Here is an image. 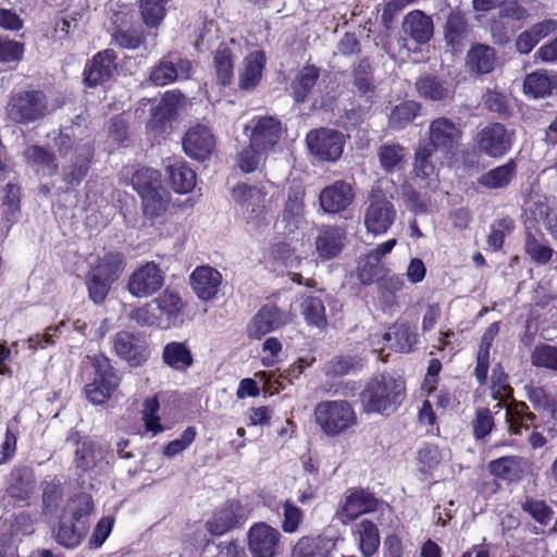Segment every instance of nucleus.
<instances>
[{"mask_svg":"<svg viewBox=\"0 0 557 557\" xmlns=\"http://www.w3.org/2000/svg\"><path fill=\"white\" fill-rule=\"evenodd\" d=\"M406 391V381L403 377H394L385 373L374 375L359 393L362 412L389 417L404 403Z\"/></svg>","mask_w":557,"mask_h":557,"instance_id":"1","label":"nucleus"},{"mask_svg":"<svg viewBox=\"0 0 557 557\" xmlns=\"http://www.w3.org/2000/svg\"><path fill=\"white\" fill-rule=\"evenodd\" d=\"M94 509L90 495L82 493L69 500L57 533V541L66 548H74L84 539L89 529L88 517Z\"/></svg>","mask_w":557,"mask_h":557,"instance_id":"2","label":"nucleus"},{"mask_svg":"<svg viewBox=\"0 0 557 557\" xmlns=\"http://www.w3.org/2000/svg\"><path fill=\"white\" fill-rule=\"evenodd\" d=\"M111 44L120 49L136 50L145 45L147 33L136 11L123 5L110 17Z\"/></svg>","mask_w":557,"mask_h":557,"instance_id":"3","label":"nucleus"},{"mask_svg":"<svg viewBox=\"0 0 557 557\" xmlns=\"http://www.w3.org/2000/svg\"><path fill=\"white\" fill-rule=\"evenodd\" d=\"M5 109L11 121L28 125L49 113L48 96L40 89L14 91L9 96Z\"/></svg>","mask_w":557,"mask_h":557,"instance_id":"4","label":"nucleus"},{"mask_svg":"<svg viewBox=\"0 0 557 557\" xmlns=\"http://www.w3.org/2000/svg\"><path fill=\"white\" fill-rule=\"evenodd\" d=\"M90 364L94 371L92 379L84 386V393L91 404L103 405L120 386L121 377L111 360L103 354L94 355Z\"/></svg>","mask_w":557,"mask_h":557,"instance_id":"5","label":"nucleus"},{"mask_svg":"<svg viewBox=\"0 0 557 557\" xmlns=\"http://www.w3.org/2000/svg\"><path fill=\"white\" fill-rule=\"evenodd\" d=\"M397 211L392 197L381 188H372L364 211V226L373 235L385 234L394 224Z\"/></svg>","mask_w":557,"mask_h":557,"instance_id":"6","label":"nucleus"},{"mask_svg":"<svg viewBox=\"0 0 557 557\" xmlns=\"http://www.w3.org/2000/svg\"><path fill=\"white\" fill-rule=\"evenodd\" d=\"M317 423L327 435H338L357 423V416L347 400H326L314 409Z\"/></svg>","mask_w":557,"mask_h":557,"instance_id":"7","label":"nucleus"},{"mask_svg":"<svg viewBox=\"0 0 557 557\" xmlns=\"http://www.w3.org/2000/svg\"><path fill=\"white\" fill-rule=\"evenodd\" d=\"M473 141L480 154L502 159L512 149L515 132L500 122H491L478 129Z\"/></svg>","mask_w":557,"mask_h":557,"instance_id":"8","label":"nucleus"},{"mask_svg":"<svg viewBox=\"0 0 557 557\" xmlns=\"http://www.w3.org/2000/svg\"><path fill=\"white\" fill-rule=\"evenodd\" d=\"M248 143L267 154L273 151L283 136V124L273 115H255L244 127Z\"/></svg>","mask_w":557,"mask_h":557,"instance_id":"9","label":"nucleus"},{"mask_svg":"<svg viewBox=\"0 0 557 557\" xmlns=\"http://www.w3.org/2000/svg\"><path fill=\"white\" fill-rule=\"evenodd\" d=\"M429 143L436 151L444 157H455L463 137V131L447 116H440L431 121L429 125Z\"/></svg>","mask_w":557,"mask_h":557,"instance_id":"10","label":"nucleus"},{"mask_svg":"<svg viewBox=\"0 0 557 557\" xmlns=\"http://www.w3.org/2000/svg\"><path fill=\"white\" fill-rule=\"evenodd\" d=\"M114 354L131 367L143 366L150 356L149 345L140 332L120 331L112 339Z\"/></svg>","mask_w":557,"mask_h":557,"instance_id":"11","label":"nucleus"},{"mask_svg":"<svg viewBox=\"0 0 557 557\" xmlns=\"http://www.w3.org/2000/svg\"><path fill=\"white\" fill-rule=\"evenodd\" d=\"M307 145L310 152L322 161L334 162L343 153L345 139L337 129H312L307 134Z\"/></svg>","mask_w":557,"mask_h":557,"instance_id":"12","label":"nucleus"},{"mask_svg":"<svg viewBox=\"0 0 557 557\" xmlns=\"http://www.w3.org/2000/svg\"><path fill=\"white\" fill-rule=\"evenodd\" d=\"M193 64L176 52H169L152 66L149 79L154 86H165L190 77Z\"/></svg>","mask_w":557,"mask_h":557,"instance_id":"13","label":"nucleus"},{"mask_svg":"<svg viewBox=\"0 0 557 557\" xmlns=\"http://www.w3.org/2000/svg\"><path fill=\"white\" fill-rule=\"evenodd\" d=\"M117 53L112 48L98 51L88 60L83 71L86 87L95 88L109 82L117 71Z\"/></svg>","mask_w":557,"mask_h":557,"instance_id":"14","label":"nucleus"},{"mask_svg":"<svg viewBox=\"0 0 557 557\" xmlns=\"http://www.w3.org/2000/svg\"><path fill=\"white\" fill-rule=\"evenodd\" d=\"M443 35L447 50L454 55L461 54L472 36L466 13L458 8L450 10L443 25Z\"/></svg>","mask_w":557,"mask_h":557,"instance_id":"15","label":"nucleus"},{"mask_svg":"<svg viewBox=\"0 0 557 557\" xmlns=\"http://www.w3.org/2000/svg\"><path fill=\"white\" fill-rule=\"evenodd\" d=\"M95 148L91 144L77 145L73 156L62 168V181L66 191L74 190L87 177L94 163Z\"/></svg>","mask_w":557,"mask_h":557,"instance_id":"16","label":"nucleus"},{"mask_svg":"<svg viewBox=\"0 0 557 557\" xmlns=\"http://www.w3.org/2000/svg\"><path fill=\"white\" fill-rule=\"evenodd\" d=\"M288 313L274 302H267L260 307L247 325V336L250 339H261L288 323Z\"/></svg>","mask_w":557,"mask_h":557,"instance_id":"17","label":"nucleus"},{"mask_svg":"<svg viewBox=\"0 0 557 557\" xmlns=\"http://www.w3.org/2000/svg\"><path fill=\"white\" fill-rule=\"evenodd\" d=\"M163 284V272L156 262L149 261L129 275L127 290L134 297H148L159 292Z\"/></svg>","mask_w":557,"mask_h":557,"instance_id":"18","label":"nucleus"},{"mask_svg":"<svg viewBox=\"0 0 557 557\" xmlns=\"http://www.w3.org/2000/svg\"><path fill=\"white\" fill-rule=\"evenodd\" d=\"M281 532L264 523L253 524L248 532V549L252 557H275L281 547Z\"/></svg>","mask_w":557,"mask_h":557,"instance_id":"19","label":"nucleus"},{"mask_svg":"<svg viewBox=\"0 0 557 557\" xmlns=\"http://www.w3.org/2000/svg\"><path fill=\"white\" fill-rule=\"evenodd\" d=\"M351 84L354 92L370 109L375 103L376 98V81L374 76V66L370 57H363L351 65Z\"/></svg>","mask_w":557,"mask_h":557,"instance_id":"20","label":"nucleus"},{"mask_svg":"<svg viewBox=\"0 0 557 557\" xmlns=\"http://www.w3.org/2000/svg\"><path fill=\"white\" fill-rule=\"evenodd\" d=\"M215 147V138L211 129L202 124L188 128L183 137V149L191 159L205 161L209 159Z\"/></svg>","mask_w":557,"mask_h":557,"instance_id":"21","label":"nucleus"},{"mask_svg":"<svg viewBox=\"0 0 557 557\" xmlns=\"http://www.w3.org/2000/svg\"><path fill=\"white\" fill-rule=\"evenodd\" d=\"M377 500L363 488H350L346 492L345 499L336 512V518L343 523L357 519L359 516L374 511Z\"/></svg>","mask_w":557,"mask_h":557,"instance_id":"22","label":"nucleus"},{"mask_svg":"<svg viewBox=\"0 0 557 557\" xmlns=\"http://www.w3.org/2000/svg\"><path fill=\"white\" fill-rule=\"evenodd\" d=\"M189 284L197 298L208 302L218 296L222 274L211 265H198L189 275Z\"/></svg>","mask_w":557,"mask_h":557,"instance_id":"23","label":"nucleus"},{"mask_svg":"<svg viewBox=\"0 0 557 557\" xmlns=\"http://www.w3.org/2000/svg\"><path fill=\"white\" fill-rule=\"evenodd\" d=\"M355 193L352 186L344 180L335 181L324 187L319 195V202L326 213H341L354 201Z\"/></svg>","mask_w":557,"mask_h":557,"instance_id":"24","label":"nucleus"},{"mask_svg":"<svg viewBox=\"0 0 557 557\" xmlns=\"http://www.w3.org/2000/svg\"><path fill=\"white\" fill-rule=\"evenodd\" d=\"M497 52L487 44L474 42L465 58V66L471 75L483 76L492 73L497 64Z\"/></svg>","mask_w":557,"mask_h":557,"instance_id":"25","label":"nucleus"},{"mask_svg":"<svg viewBox=\"0 0 557 557\" xmlns=\"http://www.w3.org/2000/svg\"><path fill=\"white\" fill-rule=\"evenodd\" d=\"M153 300L162 319L164 330L176 327L183 323L185 304L177 292L165 288Z\"/></svg>","mask_w":557,"mask_h":557,"instance_id":"26","label":"nucleus"},{"mask_svg":"<svg viewBox=\"0 0 557 557\" xmlns=\"http://www.w3.org/2000/svg\"><path fill=\"white\" fill-rule=\"evenodd\" d=\"M165 172L172 189L177 194H188L196 186V172L182 157L168 159Z\"/></svg>","mask_w":557,"mask_h":557,"instance_id":"27","label":"nucleus"},{"mask_svg":"<svg viewBox=\"0 0 557 557\" xmlns=\"http://www.w3.org/2000/svg\"><path fill=\"white\" fill-rule=\"evenodd\" d=\"M403 30L417 45H425L434 35V23L423 11L413 10L404 17Z\"/></svg>","mask_w":557,"mask_h":557,"instance_id":"28","label":"nucleus"},{"mask_svg":"<svg viewBox=\"0 0 557 557\" xmlns=\"http://www.w3.org/2000/svg\"><path fill=\"white\" fill-rule=\"evenodd\" d=\"M383 341L396 352L409 354L414 350L418 334L407 322L397 320L383 334Z\"/></svg>","mask_w":557,"mask_h":557,"instance_id":"29","label":"nucleus"},{"mask_svg":"<svg viewBox=\"0 0 557 557\" xmlns=\"http://www.w3.org/2000/svg\"><path fill=\"white\" fill-rule=\"evenodd\" d=\"M518 174V163L513 158L508 159L505 163L497 165L483 173L478 178L481 187L491 190L506 189L516 180Z\"/></svg>","mask_w":557,"mask_h":557,"instance_id":"30","label":"nucleus"},{"mask_svg":"<svg viewBox=\"0 0 557 557\" xmlns=\"http://www.w3.org/2000/svg\"><path fill=\"white\" fill-rule=\"evenodd\" d=\"M177 98L172 92H166L158 106L151 109L150 117L146 124L147 132L154 136L165 133L171 121L176 114Z\"/></svg>","mask_w":557,"mask_h":557,"instance_id":"31","label":"nucleus"},{"mask_svg":"<svg viewBox=\"0 0 557 557\" xmlns=\"http://www.w3.org/2000/svg\"><path fill=\"white\" fill-rule=\"evenodd\" d=\"M24 159L37 175L54 176L59 172V164L53 151L40 145L28 146L24 150Z\"/></svg>","mask_w":557,"mask_h":557,"instance_id":"32","label":"nucleus"},{"mask_svg":"<svg viewBox=\"0 0 557 557\" xmlns=\"http://www.w3.org/2000/svg\"><path fill=\"white\" fill-rule=\"evenodd\" d=\"M346 235L343 228L334 225L323 226L315 238V248L324 260L335 258L345 246Z\"/></svg>","mask_w":557,"mask_h":557,"instance_id":"33","label":"nucleus"},{"mask_svg":"<svg viewBox=\"0 0 557 557\" xmlns=\"http://www.w3.org/2000/svg\"><path fill=\"white\" fill-rule=\"evenodd\" d=\"M414 86L419 97L424 100L440 102L453 98L448 82L434 74L419 76Z\"/></svg>","mask_w":557,"mask_h":557,"instance_id":"34","label":"nucleus"},{"mask_svg":"<svg viewBox=\"0 0 557 557\" xmlns=\"http://www.w3.org/2000/svg\"><path fill=\"white\" fill-rule=\"evenodd\" d=\"M162 361L176 372H186L195 363L194 355L186 342H169L162 349Z\"/></svg>","mask_w":557,"mask_h":557,"instance_id":"35","label":"nucleus"},{"mask_svg":"<svg viewBox=\"0 0 557 557\" xmlns=\"http://www.w3.org/2000/svg\"><path fill=\"white\" fill-rule=\"evenodd\" d=\"M36 480L33 472L27 469H17L11 474V482L7 487V496L15 503H27L35 493Z\"/></svg>","mask_w":557,"mask_h":557,"instance_id":"36","label":"nucleus"},{"mask_svg":"<svg viewBox=\"0 0 557 557\" xmlns=\"http://www.w3.org/2000/svg\"><path fill=\"white\" fill-rule=\"evenodd\" d=\"M557 88V74H548L546 70H537L524 77L523 91L533 99L545 98Z\"/></svg>","mask_w":557,"mask_h":557,"instance_id":"37","label":"nucleus"},{"mask_svg":"<svg viewBox=\"0 0 557 557\" xmlns=\"http://www.w3.org/2000/svg\"><path fill=\"white\" fill-rule=\"evenodd\" d=\"M321 71L314 64H306L298 71L290 84L292 96L297 103H304L320 78Z\"/></svg>","mask_w":557,"mask_h":557,"instance_id":"38","label":"nucleus"},{"mask_svg":"<svg viewBox=\"0 0 557 557\" xmlns=\"http://www.w3.org/2000/svg\"><path fill=\"white\" fill-rule=\"evenodd\" d=\"M125 267L126 258L124 253L112 250L104 252L101 257H98L89 271L114 283L120 278Z\"/></svg>","mask_w":557,"mask_h":557,"instance_id":"39","label":"nucleus"},{"mask_svg":"<svg viewBox=\"0 0 557 557\" xmlns=\"http://www.w3.org/2000/svg\"><path fill=\"white\" fill-rule=\"evenodd\" d=\"M265 62L263 51H255L246 57L244 69L239 74L238 85L242 90H253L259 85Z\"/></svg>","mask_w":557,"mask_h":557,"instance_id":"40","label":"nucleus"},{"mask_svg":"<svg viewBox=\"0 0 557 557\" xmlns=\"http://www.w3.org/2000/svg\"><path fill=\"white\" fill-rule=\"evenodd\" d=\"M22 188L14 183H8L4 187V196L2 199L1 222L7 231L16 224L22 213L21 207Z\"/></svg>","mask_w":557,"mask_h":557,"instance_id":"41","label":"nucleus"},{"mask_svg":"<svg viewBox=\"0 0 557 557\" xmlns=\"http://www.w3.org/2000/svg\"><path fill=\"white\" fill-rule=\"evenodd\" d=\"M212 63L216 84L221 87L230 86L234 77L235 57L226 44L219 45L213 53Z\"/></svg>","mask_w":557,"mask_h":557,"instance_id":"42","label":"nucleus"},{"mask_svg":"<svg viewBox=\"0 0 557 557\" xmlns=\"http://www.w3.org/2000/svg\"><path fill=\"white\" fill-rule=\"evenodd\" d=\"M242 517V508L237 503H228L207 521V530L212 535H222L236 527Z\"/></svg>","mask_w":557,"mask_h":557,"instance_id":"43","label":"nucleus"},{"mask_svg":"<svg viewBox=\"0 0 557 557\" xmlns=\"http://www.w3.org/2000/svg\"><path fill=\"white\" fill-rule=\"evenodd\" d=\"M505 409L509 431L513 434H520L522 429L528 430L536 420V416L530 411L524 401H518L513 398L505 405Z\"/></svg>","mask_w":557,"mask_h":557,"instance_id":"44","label":"nucleus"},{"mask_svg":"<svg viewBox=\"0 0 557 557\" xmlns=\"http://www.w3.org/2000/svg\"><path fill=\"white\" fill-rule=\"evenodd\" d=\"M332 547L327 537L302 536L294 545L290 557H330Z\"/></svg>","mask_w":557,"mask_h":557,"instance_id":"45","label":"nucleus"},{"mask_svg":"<svg viewBox=\"0 0 557 557\" xmlns=\"http://www.w3.org/2000/svg\"><path fill=\"white\" fill-rule=\"evenodd\" d=\"M543 240H545V237L541 231L536 235L530 227L525 226L524 252L537 264H547L554 256V249Z\"/></svg>","mask_w":557,"mask_h":557,"instance_id":"46","label":"nucleus"},{"mask_svg":"<svg viewBox=\"0 0 557 557\" xmlns=\"http://www.w3.org/2000/svg\"><path fill=\"white\" fill-rule=\"evenodd\" d=\"M491 393L493 399L497 400L495 408L502 409L503 406L513 399V388L509 383V375L506 373L500 362L492 369Z\"/></svg>","mask_w":557,"mask_h":557,"instance_id":"47","label":"nucleus"},{"mask_svg":"<svg viewBox=\"0 0 557 557\" xmlns=\"http://www.w3.org/2000/svg\"><path fill=\"white\" fill-rule=\"evenodd\" d=\"M354 535L359 543L360 552L363 557H371L380 546V535L377 527L370 520L364 519L354 528Z\"/></svg>","mask_w":557,"mask_h":557,"instance_id":"48","label":"nucleus"},{"mask_svg":"<svg viewBox=\"0 0 557 557\" xmlns=\"http://www.w3.org/2000/svg\"><path fill=\"white\" fill-rule=\"evenodd\" d=\"M305 196L306 190L301 185H293L288 188L287 199L283 209V221L296 227L299 219L304 215L305 211Z\"/></svg>","mask_w":557,"mask_h":557,"instance_id":"49","label":"nucleus"},{"mask_svg":"<svg viewBox=\"0 0 557 557\" xmlns=\"http://www.w3.org/2000/svg\"><path fill=\"white\" fill-rule=\"evenodd\" d=\"M527 469L525 461L518 456H503L490 463L492 474L504 480H518Z\"/></svg>","mask_w":557,"mask_h":557,"instance_id":"50","label":"nucleus"},{"mask_svg":"<svg viewBox=\"0 0 557 557\" xmlns=\"http://www.w3.org/2000/svg\"><path fill=\"white\" fill-rule=\"evenodd\" d=\"M389 272L383 262H379L367 255L364 259H361L356 268V277L359 283L363 286L372 285L377 283L382 275Z\"/></svg>","mask_w":557,"mask_h":557,"instance_id":"51","label":"nucleus"},{"mask_svg":"<svg viewBox=\"0 0 557 557\" xmlns=\"http://www.w3.org/2000/svg\"><path fill=\"white\" fill-rule=\"evenodd\" d=\"M301 313L306 322L320 330L327 325L325 307L323 301L315 296H307L301 302Z\"/></svg>","mask_w":557,"mask_h":557,"instance_id":"52","label":"nucleus"},{"mask_svg":"<svg viewBox=\"0 0 557 557\" xmlns=\"http://www.w3.org/2000/svg\"><path fill=\"white\" fill-rule=\"evenodd\" d=\"M171 0H139V12L146 27H158L166 15V5Z\"/></svg>","mask_w":557,"mask_h":557,"instance_id":"53","label":"nucleus"},{"mask_svg":"<svg viewBox=\"0 0 557 557\" xmlns=\"http://www.w3.org/2000/svg\"><path fill=\"white\" fill-rule=\"evenodd\" d=\"M405 148L398 144H384L379 148V160L382 169L386 173H393L399 170L405 160Z\"/></svg>","mask_w":557,"mask_h":557,"instance_id":"54","label":"nucleus"},{"mask_svg":"<svg viewBox=\"0 0 557 557\" xmlns=\"http://www.w3.org/2000/svg\"><path fill=\"white\" fill-rule=\"evenodd\" d=\"M132 185L139 196L162 189L159 171L150 168H141L132 176Z\"/></svg>","mask_w":557,"mask_h":557,"instance_id":"55","label":"nucleus"},{"mask_svg":"<svg viewBox=\"0 0 557 557\" xmlns=\"http://www.w3.org/2000/svg\"><path fill=\"white\" fill-rule=\"evenodd\" d=\"M421 104L413 100L403 101L391 113L389 123L393 128L401 129L410 124L420 113Z\"/></svg>","mask_w":557,"mask_h":557,"instance_id":"56","label":"nucleus"},{"mask_svg":"<svg viewBox=\"0 0 557 557\" xmlns=\"http://www.w3.org/2000/svg\"><path fill=\"white\" fill-rule=\"evenodd\" d=\"M436 150L428 144H420L414 151L413 173L422 180L429 178L435 172V164L432 160Z\"/></svg>","mask_w":557,"mask_h":557,"instance_id":"57","label":"nucleus"},{"mask_svg":"<svg viewBox=\"0 0 557 557\" xmlns=\"http://www.w3.org/2000/svg\"><path fill=\"white\" fill-rule=\"evenodd\" d=\"M129 319L136 322L139 326H149L164 330L162 319L156 307V301H150L134 308L129 312Z\"/></svg>","mask_w":557,"mask_h":557,"instance_id":"58","label":"nucleus"},{"mask_svg":"<svg viewBox=\"0 0 557 557\" xmlns=\"http://www.w3.org/2000/svg\"><path fill=\"white\" fill-rule=\"evenodd\" d=\"M113 282L88 271L85 285L89 299L95 305H102L112 287Z\"/></svg>","mask_w":557,"mask_h":557,"instance_id":"59","label":"nucleus"},{"mask_svg":"<svg viewBox=\"0 0 557 557\" xmlns=\"http://www.w3.org/2000/svg\"><path fill=\"white\" fill-rule=\"evenodd\" d=\"M362 368L361 360L354 356H336L324 368L326 376L339 377Z\"/></svg>","mask_w":557,"mask_h":557,"instance_id":"60","label":"nucleus"},{"mask_svg":"<svg viewBox=\"0 0 557 557\" xmlns=\"http://www.w3.org/2000/svg\"><path fill=\"white\" fill-rule=\"evenodd\" d=\"M531 362L536 368L557 371V347L549 344H537L531 352Z\"/></svg>","mask_w":557,"mask_h":557,"instance_id":"61","label":"nucleus"},{"mask_svg":"<svg viewBox=\"0 0 557 557\" xmlns=\"http://www.w3.org/2000/svg\"><path fill=\"white\" fill-rule=\"evenodd\" d=\"M144 215L148 219L161 216L168 208V200L162 196V189L140 196Z\"/></svg>","mask_w":557,"mask_h":557,"instance_id":"62","label":"nucleus"},{"mask_svg":"<svg viewBox=\"0 0 557 557\" xmlns=\"http://www.w3.org/2000/svg\"><path fill=\"white\" fill-rule=\"evenodd\" d=\"M267 156L265 152L257 150L248 143V146L237 153L236 164L242 172L247 174L252 173L258 169L262 158H267Z\"/></svg>","mask_w":557,"mask_h":557,"instance_id":"63","label":"nucleus"},{"mask_svg":"<svg viewBox=\"0 0 557 557\" xmlns=\"http://www.w3.org/2000/svg\"><path fill=\"white\" fill-rule=\"evenodd\" d=\"M25 52L24 42L0 36V63H17Z\"/></svg>","mask_w":557,"mask_h":557,"instance_id":"64","label":"nucleus"}]
</instances>
